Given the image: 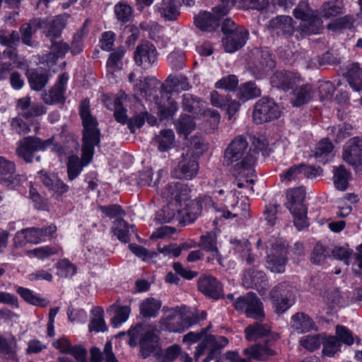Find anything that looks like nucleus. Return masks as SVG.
Instances as JSON below:
<instances>
[{"label":"nucleus","instance_id":"31","mask_svg":"<svg viewBox=\"0 0 362 362\" xmlns=\"http://www.w3.org/2000/svg\"><path fill=\"white\" fill-rule=\"evenodd\" d=\"M165 90H188L192 88L187 78L182 75H169L163 82Z\"/></svg>","mask_w":362,"mask_h":362},{"label":"nucleus","instance_id":"25","mask_svg":"<svg viewBox=\"0 0 362 362\" xmlns=\"http://www.w3.org/2000/svg\"><path fill=\"white\" fill-rule=\"evenodd\" d=\"M125 48L122 46L117 47L110 54L107 61V76L111 83L117 82V76L115 72L122 69V59L125 54Z\"/></svg>","mask_w":362,"mask_h":362},{"label":"nucleus","instance_id":"62","mask_svg":"<svg viewBox=\"0 0 362 362\" xmlns=\"http://www.w3.org/2000/svg\"><path fill=\"white\" fill-rule=\"evenodd\" d=\"M315 12L310 8L308 0H302L299 2L297 7L293 10V16L296 18L303 20L309 18Z\"/></svg>","mask_w":362,"mask_h":362},{"label":"nucleus","instance_id":"2","mask_svg":"<svg viewBox=\"0 0 362 362\" xmlns=\"http://www.w3.org/2000/svg\"><path fill=\"white\" fill-rule=\"evenodd\" d=\"M245 333L248 341L264 339L265 344H256L245 349L243 354L247 356L248 358H241L235 351H228L226 354L227 360L230 362H250L251 358L266 361L270 356L276 354V351L270 348V346L279 339V335L272 332L269 325L256 322L247 327Z\"/></svg>","mask_w":362,"mask_h":362},{"label":"nucleus","instance_id":"53","mask_svg":"<svg viewBox=\"0 0 362 362\" xmlns=\"http://www.w3.org/2000/svg\"><path fill=\"white\" fill-rule=\"evenodd\" d=\"M223 2L227 6L230 4L232 6H237L245 10H262L264 8L261 0H223Z\"/></svg>","mask_w":362,"mask_h":362},{"label":"nucleus","instance_id":"26","mask_svg":"<svg viewBox=\"0 0 362 362\" xmlns=\"http://www.w3.org/2000/svg\"><path fill=\"white\" fill-rule=\"evenodd\" d=\"M322 30V21L315 13L309 18L301 21L296 31L300 33V37L318 34Z\"/></svg>","mask_w":362,"mask_h":362},{"label":"nucleus","instance_id":"23","mask_svg":"<svg viewBox=\"0 0 362 362\" xmlns=\"http://www.w3.org/2000/svg\"><path fill=\"white\" fill-rule=\"evenodd\" d=\"M198 288L202 293L211 298L218 299L223 296L222 285L213 276L200 277Z\"/></svg>","mask_w":362,"mask_h":362},{"label":"nucleus","instance_id":"5","mask_svg":"<svg viewBox=\"0 0 362 362\" xmlns=\"http://www.w3.org/2000/svg\"><path fill=\"white\" fill-rule=\"evenodd\" d=\"M202 210V204L200 199L189 200L185 207L181 209L178 204L169 202L167 205L158 211L156 220L160 223H170L175 218L180 223L185 225L194 221Z\"/></svg>","mask_w":362,"mask_h":362},{"label":"nucleus","instance_id":"19","mask_svg":"<svg viewBox=\"0 0 362 362\" xmlns=\"http://www.w3.org/2000/svg\"><path fill=\"white\" fill-rule=\"evenodd\" d=\"M267 28L273 34L285 38L292 36L296 30L293 19L288 16H277L272 18Z\"/></svg>","mask_w":362,"mask_h":362},{"label":"nucleus","instance_id":"10","mask_svg":"<svg viewBox=\"0 0 362 362\" xmlns=\"http://www.w3.org/2000/svg\"><path fill=\"white\" fill-rule=\"evenodd\" d=\"M295 288L283 282L279 284L270 291V297L278 313H284L293 303Z\"/></svg>","mask_w":362,"mask_h":362},{"label":"nucleus","instance_id":"20","mask_svg":"<svg viewBox=\"0 0 362 362\" xmlns=\"http://www.w3.org/2000/svg\"><path fill=\"white\" fill-rule=\"evenodd\" d=\"M189 189L180 182H173L168 184L162 192L163 197L168 202H173L182 207V202L188 201Z\"/></svg>","mask_w":362,"mask_h":362},{"label":"nucleus","instance_id":"41","mask_svg":"<svg viewBox=\"0 0 362 362\" xmlns=\"http://www.w3.org/2000/svg\"><path fill=\"white\" fill-rule=\"evenodd\" d=\"M0 354L6 359H16V340L15 337L7 339L0 334Z\"/></svg>","mask_w":362,"mask_h":362},{"label":"nucleus","instance_id":"27","mask_svg":"<svg viewBox=\"0 0 362 362\" xmlns=\"http://www.w3.org/2000/svg\"><path fill=\"white\" fill-rule=\"evenodd\" d=\"M180 6L177 0H162L156 5V11L164 21H174L180 14Z\"/></svg>","mask_w":362,"mask_h":362},{"label":"nucleus","instance_id":"42","mask_svg":"<svg viewBox=\"0 0 362 362\" xmlns=\"http://www.w3.org/2000/svg\"><path fill=\"white\" fill-rule=\"evenodd\" d=\"M165 90L163 83L155 76L139 78L134 84V90Z\"/></svg>","mask_w":362,"mask_h":362},{"label":"nucleus","instance_id":"44","mask_svg":"<svg viewBox=\"0 0 362 362\" xmlns=\"http://www.w3.org/2000/svg\"><path fill=\"white\" fill-rule=\"evenodd\" d=\"M152 331L150 326L147 324L138 323L134 327H132L128 331L129 341L128 344L134 347L140 342V339L146 336V333Z\"/></svg>","mask_w":362,"mask_h":362},{"label":"nucleus","instance_id":"48","mask_svg":"<svg viewBox=\"0 0 362 362\" xmlns=\"http://www.w3.org/2000/svg\"><path fill=\"white\" fill-rule=\"evenodd\" d=\"M175 141V135L171 129L161 130L156 136V141L158 144V148L160 151L164 152L172 148Z\"/></svg>","mask_w":362,"mask_h":362},{"label":"nucleus","instance_id":"7","mask_svg":"<svg viewBox=\"0 0 362 362\" xmlns=\"http://www.w3.org/2000/svg\"><path fill=\"white\" fill-rule=\"evenodd\" d=\"M305 190L303 187H296L287 192L286 208L293 216V222L300 230L308 226L307 221V208L304 204Z\"/></svg>","mask_w":362,"mask_h":362},{"label":"nucleus","instance_id":"3","mask_svg":"<svg viewBox=\"0 0 362 362\" xmlns=\"http://www.w3.org/2000/svg\"><path fill=\"white\" fill-rule=\"evenodd\" d=\"M254 149L248 148V143L243 136H236L224 152L223 164L231 166L230 171L235 177H248L254 173L253 165L261 148L260 144Z\"/></svg>","mask_w":362,"mask_h":362},{"label":"nucleus","instance_id":"49","mask_svg":"<svg viewBox=\"0 0 362 362\" xmlns=\"http://www.w3.org/2000/svg\"><path fill=\"white\" fill-rule=\"evenodd\" d=\"M344 4L342 1H329L322 4L320 13L325 18L336 16L343 12Z\"/></svg>","mask_w":362,"mask_h":362},{"label":"nucleus","instance_id":"60","mask_svg":"<svg viewBox=\"0 0 362 362\" xmlns=\"http://www.w3.org/2000/svg\"><path fill=\"white\" fill-rule=\"evenodd\" d=\"M238 84V79L235 75L230 74L223 77L218 81L215 87L218 89H226V90H235Z\"/></svg>","mask_w":362,"mask_h":362},{"label":"nucleus","instance_id":"63","mask_svg":"<svg viewBox=\"0 0 362 362\" xmlns=\"http://www.w3.org/2000/svg\"><path fill=\"white\" fill-rule=\"evenodd\" d=\"M328 256L329 252L326 248L322 245L317 243L314 247L310 259L313 263L320 264L324 263Z\"/></svg>","mask_w":362,"mask_h":362},{"label":"nucleus","instance_id":"59","mask_svg":"<svg viewBox=\"0 0 362 362\" xmlns=\"http://www.w3.org/2000/svg\"><path fill=\"white\" fill-rule=\"evenodd\" d=\"M131 309L129 306H119L115 310V316L111 320V325L116 328L124 322L129 317Z\"/></svg>","mask_w":362,"mask_h":362},{"label":"nucleus","instance_id":"28","mask_svg":"<svg viewBox=\"0 0 362 362\" xmlns=\"http://www.w3.org/2000/svg\"><path fill=\"white\" fill-rule=\"evenodd\" d=\"M198 246L211 254L212 257H209L208 262L216 259L221 264V255L217 247V237L215 233L209 232L202 235Z\"/></svg>","mask_w":362,"mask_h":362},{"label":"nucleus","instance_id":"33","mask_svg":"<svg viewBox=\"0 0 362 362\" xmlns=\"http://www.w3.org/2000/svg\"><path fill=\"white\" fill-rule=\"evenodd\" d=\"M266 281V274L262 271L253 269L246 270L243 277V285L246 288L259 287Z\"/></svg>","mask_w":362,"mask_h":362},{"label":"nucleus","instance_id":"46","mask_svg":"<svg viewBox=\"0 0 362 362\" xmlns=\"http://www.w3.org/2000/svg\"><path fill=\"white\" fill-rule=\"evenodd\" d=\"M16 292L29 304L40 307H46L49 304V300L35 294L33 291L28 288L20 286L17 288Z\"/></svg>","mask_w":362,"mask_h":362},{"label":"nucleus","instance_id":"38","mask_svg":"<svg viewBox=\"0 0 362 362\" xmlns=\"http://www.w3.org/2000/svg\"><path fill=\"white\" fill-rule=\"evenodd\" d=\"M27 77L33 90H41L43 89L49 80V76L47 73L39 71L36 69H31L27 72Z\"/></svg>","mask_w":362,"mask_h":362},{"label":"nucleus","instance_id":"30","mask_svg":"<svg viewBox=\"0 0 362 362\" xmlns=\"http://www.w3.org/2000/svg\"><path fill=\"white\" fill-rule=\"evenodd\" d=\"M42 23L41 18H34L21 25L19 31L23 44L28 46L32 45V37L37 30L42 28Z\"/></svg>","mask_w":362,"mask_h":362},{"label":"nucleus","instance_id":"32","mask_svg":"<svg viewBox=\"0 0 362 362\" xmlns=\"http://www.w3.org/2000/svg\"><path fill=\"white\" fill-rule=\"evenodd\" d=\"M161 305L160 300L152 297L146 298L139 305L140 314L146 318L156 317Z\"/></svg>","mask_w":362,"mask_h":362},{"label":"nucleus","instance_id":"24","mask_svg":"<svg viewBox=\"0 0 362 362\" xmlns=\"http://www.w3.org/2000/svg\"><path fill=\"white\" fill-rule=\"evenodd\" d=\"M42 28L43 33L51 41L61 36L63 29L65 28L66 23L59 16H55L54 18L41 19Z\"/></svg>","mask_w":362,"mask_h":362},{"label":"nucleus","instance_id":"17","mask_svg":"<svg viewBox=\"0 0 362 362\" xmlns=\"http://www.w3.org/2000/svg\"><path fill=\"white\" fill-rule=\"evenodd\" d=\"M302 80L297 73L288 71H276L270 78V83L273 88L277 89L293 90L297 89Z\"/></svg>","mask_w":362,"mask_h":362},{"label":"nucleus","instance_id":"29","mask_svg":"<svg viewBox=\"0 0 362 362\" xmlns=\"http://www.w3.org/2000/svg\"><path fill=\"white\" fill-rule=\"evenodd\" d=\"M40 181L48 189L58 195H62L69 190V186L61 180L57 176L49 174L43 170L39 173Z\"/></svg>","mask_w":362,"mask_h":362},{"label":"nucleus","instance_id":"6","mask_svg":"<svg viewBox=\"0 0 362 362\" xmlns=\"http://www.w3.org/2000/svg\"><path fill=\"white\" fill-rule=\"evenodd\" d=\"M186 306H176L162 308V317L158 324L160 329L170 332H183L190 326L198 322L197 317H189L185 315Z\"/></svg>","mask_w":362,"mask_h":362},{"label":"nucleus","instance_id":"13","mask_svg":"<svg viewBox=\"0 0 362 362\" xmlns=\"http://www.w3.org/2000/svg\"><path fill=\"white\" fill-rule=\"evenodd\" d=\"M288 247L284 243L276 242L272 245L267 257V267L274 273H283L288 262Z\"/></svg>","mask_w":362,"mask_h":362},{"label":"nucleus","instance_id":"58","mask_svg":"<svg viewBox=\"0 0 362 362\" xmlns=\"http://www.w3.org/2000/svg\"><path fill=\"white\" fill-rule=\"evenodd\" d=\"M341 346V342L336 337H329L323 343V353L325 356L332 357L337 353Z\"/></svg>","mask_w":362,"mask_h":362},{"label":"nucleus","instance_id":"1","mask_svg":"<svg viewBox=\"0 0 362 362\" xmlns=\"http://www.w3.org/2000/svg\"><path fill=\"white\" fill-rule=\"evenodd\" d=\"M79 115L82 120V157L72 155L69 156L67 161V175L70 181L75 180L81 173L83 168L92 160L94 148L100 142V131L98 123L90 110L88 99L83 100L79 106Z\"/></svg>","mask_w":362,"mask_h":362},{"label":"nucleus","instance_id":"47","mask_svg":"<svg viewBox=\"0 0 362 362\" xmlns=\"http://www.w3.org/2000/svg\"><path fill=\"white\" fill-rule=\"evenodd\" d=\"M347 81L355 90H362V69L358 64H351L348 69Z\"/></svg>","mask_w":362,"mask_h":362},{"label":"nucleus","instance_id":"4","mask_svg":"<svg viewBox=\"0 0 362 362\" xmlns=\"http://www.w3.org/2000/svg\"><path fill=\"white\" fill-rule=\"evenodd\" d=\"M207 329H202L199 332H190L183 337L184 342L191 343H195L204 338L196 348L194 356L195 361H198L200 356L206 354V357L202 362H210L215 359L221 354V350L228 344V339L223 336L207 335Z\"/></svg>","mask_w":362,"mask_h":362},{"label":"nucleus","instance_id":"8","mask_svg":"<svg viewBox=\"0 0 362 362\" xmlns=\"http://www.w3.org/2000/svg\"><path fill=\"white\" fill-rule=\"evenodd\" d=\"M53 139L42 140L35 136H27L18 142L16 148L17 156L26 163L33 162L35 159L40 161V156H35V153L38 151H44L52 144Z\"/></svg>","mask_w":362,"mask_h":362},{"label":"nucleus","instance_id":"36","mask_svg":"<svg viewBox=\"0 0 362 362\" xmlns=\"http://www.w3.org/2000/svg\"><path fill=\"white\" fill-rule=\"evenodd\" d=\"M199 115L204 120L205 129L209 133H213L218 128L221 116L217 110L205 108Z\"/></svg>","mask_w":362,"mask_h":362},{"label":"nucleus","instance_id":"22","mask_svg":"<svg viewBox=\"0 0 362 362\" xmlns=\"http://www.w3.org/2000/svg\"><path fill=\"white\" fill-rule=\"evenodd\" d=\"M249 33L245 28L225 35L223 45L226 52L233 53L243 47L248 38Z\"/></svg>","mask_w":362,"mask_h":362},{"label":"nucleus","instance_id":"9","mask_svg":"<svg viewBox=\"0 0 362 362\" xmlns=\"http://www.w3.org/2000/svg\"><path fill=\"white\" fill-rule=\"evenodd\" d=\"M281 111L278 105L271 98H262L259 100L252 113L253 120L257 124H262L279 118Z\"/></svg>","mask_w":362,"mask_h":362},{"label":"nucleus","instance_id":"37","mask_svg":"<svg viewBox=\"0 0 362 362\" xmlns=\"http://www.w3.org/2000/svg\"><path fill=\"white\" fill-rule=\"evenodd\" d=\"M230 243L234 245V249L240 255L243 260H245L248 264H252L255 262V257L251 253V245L247 239H233Z\"/></svg>","mask_w":362,"mask_h":362},{"label":"nucleus","instance_id":"35","mask_svg":"<svg viewBox=\"0 0 362 362\" xmlns=\"http://www.w3.org/2000/svg\"><path fill=\"white\" fill-rule=\"evenodd\" d=\"M15 172V164L0 156V179L6 182L8 186L18 182L16 177L13 178V173Z\"/></svg>","mask_w":362,"mask_h":362},{"label":"nucleus","instance_id":"12","mask_svg":"<svg viewBox=\"0 0 362 362\" xmlns=\"http://www.w3.org/2000/svg\"><path fill=\"white\" fill-rule=\"evenodd\" d=\"M227 13L228 8L224 6L214 7L213 13L201 11L194 17V24L202 31L211 32L219 26L220 20Z\"/></svg>","mask_w":362,"mask_h":362},{"label":"nucleus","instance_id":"54","mask_svg":"<svg viewBox=\"0 0 362 362\" xmlns=\"http://www.w3.org/2000/svg\"><path fill=\"white\" fill-rule=\"evenodd\" d=\"M88 22V21L86 20L84 22L83 27L74 35L71 46L70 47L69 49L71 50V52L74 55L79 54L83 49L82 38L87 33L86 26Z\"/></svg>","mask_w":362,"mask_h":362},{"label":"nucleus","instance_id":"39","mask_svg":"<svg viewBox=\"0 0 362 362\" xmlns=\"http://www.w3.org/2000/svg\"><path fill=\"white\" fill-rule=\"evenodd\" d=\"M171 93L161 92V98L166 100V103H163L158 107V114L161 120L172 117L177 110V105L171 98Z\"/></svg>","mask_w":362,"mask_h":362},{"label":"nucleus","instance_id":"43","mask_svg":"<svg viewBox=\"0 0 362 362\" xmlns=\"http://www.w3.org/2000/svg\"><path fill=\"white\" fill-rule=\"evenodd\" d=\"M134 228V225L129 226L124 220L120 218L115 221V227L113 228L112 231L119 240L127 243L130 240V231L135 233Z\"/></svg>","mask_w":362,"mask_h":362},{"label":"nucleus","instance_id":"21","mask_svg":"<svg viewBox=\"0 0 362 362\" xmlns=\"http://www.w3.org/2000/svg\"><path fill=\"white\" fill-rule=\"evenodd\" d=\"M217 211L220 213L219 218L225 219L237 218L238 221H243L250 216V204L246 199L237 200L235 204L218 209Z\"/></svg>","mask_w":362,"mask_h":362},{"label":"nucleus","instance_id":"61","mask_svg":"<svg viewBox=\"0 0 362 362\" xmlns=\"http://www.w3.org/2000/svg\"><path fill=\"white\" fill-rule=\"evenodd\" d=\"M129 247L136 256L141 258L143 261L152 259L158 255L156 252L148 251L145 247L136 244H129Z\"/></svg>","mask_w":362,"mask_h":362},{"label":"nucleus","instance_id":"14","mask_svg":"<svg viewBox=\"0 0 362 362\" xmlns=\"http://www.w3.org/2000/svg\"><path fill=\"white\" fill-rule=\"evenodd\" d=\"M250 69L257 78L262 77L275 66V62L268 49H256Z\"/></svg>","mask_w":362,"mask_h":362},{"label":"nucleus","instance_id":"64","mask_svg":"<svg viewBox=\"0 0 362 362\" xmlns=\"http://www.w3.org/2000/svg\"><path fill=\"white\" fill-rule=\"evenodd\" d=\"M185 59V54L182 51H174L168 56V62L171 68L175 70L182 69L184 67Z\"/></svg>","mask_w":362,"mask_h":362},{"label":"nucleus","instance_id":"18","mask_svg":"<svg viewBox=\"0 0 362 362\" xmlns=\"http://www.w3.org/2000/svg\"><path fill=\"white\" fill-rule=\"evenodd\" d=\"M198 163L194 153L187 150L183 153L175 171V176L179 179L189 180L194 177L198 171Z\"/></svg>","mask_w":362,"mask_h":362},{"label":"nucleus","instance_id":"57","mask_svg":"<svg viewBox=\"0 0 362 362\" xmlns=\"http://www.w3.org/2000/svg\"><path fill=\"white\" fill-rule=\"evenodd\" d=\"M58 269L57 274L64 278H69L74 276L76 272V266L71 263L68 259H62L57 264Z\"/></svg>","mask_w":362,"mask_h":362},{"label":"nucleus","instance_id":"51","mask_svg":"<svg viewBox=\"0 0 362 362\" xmlns=\"http://www.w3.org/2000/svg\"><path fill=\"white\" fill-rule=\"evenodd\" d=\"M103 310L97 307L92 310L93 317L89 325V330L90 332H104L107 327L103 318Z\"/></svg>","mask_w":362,"mask_h":362},{"label":"nucleus","instance_id":"45","mask_svg":"<svg viewBox=\"0 0 362 362\" xmlns=\"http://www.w3.org/2000/svg\"><path fill=\"white\" fill-rule=\"evenodd\" d=\"M182 106L185 111L194 112L199 115L203 110L204 102L191 93H185L182 96Z\"/></svg>","mask_w":362,"mask_h":362},{"label":"nucleus","instance_id":"16","mask_svg":"<svg viewBox=\"0 0 362 362\" xmlns=\"http://www.w3.org/2000/svg\"><path fill=\"white\" fill-rule=\"evenodd\" d=\"M158 52L155 46L148 41L139 44L134 52V62L136 64L144 69L151 68L156 62Z\"/></svg>","mask_w":362,"mask_h":362},{"label":"nucleus","instance_id":"34","mask_svg":"<svg viewBox=\"0 0 362 362\" xmlns=\"http://www.w3.org/2000/svg\"><path fill=\"white\" fill-rule=\"evenodd\" d=\"M291 326L298 333H303L315 329L313 320L305 313H296L291 318Z\"/></svg>","mask_w":362,"mask_h":362},{"label":"nucleus","instance_id":"50","mask_svg":"<svg viewBox=\"0 0 362 362\" xmlns=\"http://www.w3.org/2000/svg\"><path fill=\"white\" fill-rule=\"evenodd\" d=\"M114 12L117 21L122 23L129 22L132 18V8L126 2L120 1L115 4Z\"/></svg>","mask_w":362,"mask_h":362},{"label":"nucleus","instance_id":"56","mask_svg":"<svg viewBox=\"0 0 362 362\" xmlns=\"http://www.w3.org/2000/svg\"><path fill=\"white\" fill-rule=\"evenodd\" d=\"M354 18L347 15L338 18L327 25V28L332 30H339L343 29H351L353 27Z\"/></svg>","mask_w":362,"mask_h":362},{"label":"nucleus","instance_id":"11","mask_svg":"<svg viewBox=\"0 0 362 362\" xmlns=\"http://www.w3.org/2000/svg\"><path fill=\"white\" fill-rule=\"evenodd\" d=\"M234 307L237 310L245 313L248 317L261 320L264 316L262 302L252 292L238 298L234 302Z\"/></svg>","mask_w":362,"mask_h":362},{"label":"nucleus","instance_id":"40","mask_svg":"<svg viewBox=\"0 0 362 362\" xmlns=\"http://www.w3.org/2000/svg\"><path fill=\"white\" fill-rule=\"evenodd\" d=\"M140 351L144 358H147L156 351L158 347V337L153 331L146 333V336L140 339Z\"/></svg>","mask_w":362,"mask_h":362},{"label":"nucleus","instance_id":"55","mask_svg":"<svg viewBox=\"0 0 362 362\" xmlns=\"http://www.w3.org/2000/svg\"><path fill=\"white\" fill-rule=\"evenodd\" d=\"M195 128L194 119L189 115H181L177 124V129L179 134L185 136L191 133Z\"/></svg>","mask_w":362,"mask_h":362},{"label":"nucleus","instance_id":"52","mask_svg":"<svg viewBox=\"0 0 362 362\" xmlns=\"http://www.w3.org/2000/svg\"><path fill=\"white\" fill-rule=\"evenodd\" d=\"M349 173L344 165H339L334 170V184L335 187L341 191L347 188Z\"/></svg>","mask_w":362,"mask_h":362},{"label":"nucleus","instance_id":"15","mask_svg":"<svg viewBox=\"0 0 362 362\" xmlns=\"http://www.w3.org/2000/svg\"><path fill=\"white\" fill-rule=\"evenodd\" d=\"M342 158L359 173H362V139L358 137L351 139L344 148Z\"/></svg>","mask_w":362,"mask_h":362}]
</instances>
